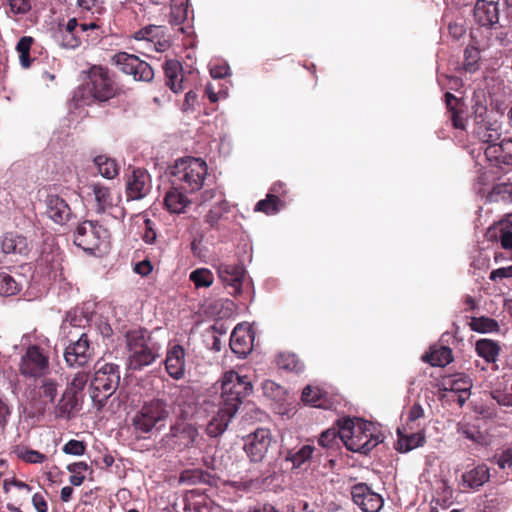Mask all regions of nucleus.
Segmentation results:
<instances>
[{
    "instance_id": "obj_40",
    "label": "nucleus",
    "mask_w": 512,
    "mask_h": 512,
    "mask_svg": "<svg viewBox=\"0 0 512 512\" xmlns=\"http://www.w3.org/2000/svg\"><path fill=\"white\" fill-rule=\"evenodd\" d=\"M16 457L29 464H41L47 460V456L27 446H16L14 449Z\"/></svg>"
},
{
    "instance_id": "obj_21",
    "label": "nucleus",
    "mask_w": 512,
    "mask_h": 512,
    "mask_svg": "<svg viewBox=\"0 0 512 512\" xmlns=\"http://www.w3.org/2000/svg\"><path fill=\"white\" fill-rule=\"evenodd\" d=\"M185 349L179 344H173L168 347L165 358V369L170 377L180 380L185 375Z\"/></svg>"
},
{
    "instance_id": "obj_44",
    "label": "nucleus",
    "mask_w": 512,
    "mask_h": 512,
    "mask_svg": "<svg viewBox=\"0 0 512 512\" xmlns=\"http://www.w3.org/2000/svg\"><path fill=\"white\" fill-rule=\"evenodd\" d=\"M280 199L273 194H267L265 199L257 202L255 211L263 212L267 215H273L280 211L281 207Z\"/></svg>"
},
{
    "instance_id": "obj_46",
    "label": "nucleus",
    "mask_w": 512,
    "mask_h": 512,
    "mask_svg": "<svg viewBox=\"0 0 512 512\" xmlns=\"http://www.w3.org/2000/svg\"><path fill=\"white\" fill-rule=\"evenodd\" d=\"M277 365L279 368L287 371L300 372L303 369L302 363L297 356L292 353H281L277 357Z\"/></svg>"
},
{
    "instance_id": "obj_41",
    "label": "nucleus",
    "mask_w": 512,
    "mask_h": 512,
    "mask_svg": "<svg viewBox=\"0 0 512 512\" xmlns=\"http://www.w3.org/2000/svg\"><path fill=\"white\" fill-rule=\"evenodd\" d=\"M490 202H512V184L499 183L493 186L487 195Z\"/></svg>"
},
{
    "instance_id": "obj_47",
    "label": "nucleus",
    "mask_w": 512,
    "mask_h": 512,
    "mask_svg": "<svg viewBox=\"0 0 512 512\" xmlns=\"http://www.w3.org/2000/svg\"><path fill=\"white\" fill-rule=\"evenodd\" d=\"M88 469H89L88 464L86 462H83V461L69 464L67 466V470L71 473V476L69 478V482L73 486H80V485H82L84 480H85L84 472H86Z\"/></svg>"
},
{
    "instance_id": "obj_23",
    "label": "nucleus",
    "mask_w": 512,
    "mask_h": 512,
    "mask_svg": "<svg viewBox=\"0 0 512 512\" xmlns=\"http://www.w3.org/2000/svg\"><path fill=\"white\" fill-rule=\"evenodd\" d=\"M474 18L480 26L492 28L499 21L497 4L494 1L477 0L474 6Z\"/></svg>"
},
{
    "instance_id": "obj_18",
    "label": "nucleus",
    "mask_w": 512,
    "mask_h": 512,
    "mask_svg": "<svg viewBox=\"0 0 512 512\" xmlns=\"http://www.w3.org/2000/svg\"><path fill=\"white\" fill-rule=\"evenodd\" d=\"M486 159L495 167L512 166V139L504 138L492 142L484 149Z\"/></svg>"
},
{
    "instance_id": "obj_35",
    "label": "nucleus",
    "mask_w": 512,
    "mask_h": 512,
    "mask_svg": "<svg viewBox=\"0 0 512 512\" xmlns=\"http://www.w3.org/2000/svg\"><path fill=\"white\" fill-rule=\"evenodd\" d=\"M475 350L478 356L483 358L486 362L493 363L499 355L500 346L494 340L480 339L475 344Z\"/></svg>"
},
{
    "instance_id": "obj_54",
    "label": "nucleus",
    "mask_w": 512,
    "mask_h": 512,
    "mask_svg": "<svg viewBox=\"0 0 512 512\" xmlns=\"http://www.w3.org/2000/svg\"><path fill=\"white\" fill-rule=\"evenodd\" d=\"M88 375L84 372H78L74 375L72 378L69 388L66 389V391H72L74 393V396L80 391L84 389L88 382Z\"/></svg>"
},
{
    "instance_id": "obj_24",
    "label": "nucleus",
    "mask_w": 512,
    "mask_h": 512,
    "mask_svg": "<svg viewBox=\"0 0 512 512\" xmlns=\"http://www.w3.org/2000/svg\"><path fill=\"white\" fill-rule=\"evenodd\" d=\"M46 212L56 224L63 225L71 217L72 212L67 202L58 195L50 194L46 198Z\"/></svg>"
},
{
    "instance_id": "obj_7",
    "label": "nucleus",
    "mask_w": 512,
    "mask_h": 512,
    "mask_svg": "<svg viewBox=\"0 0 512 512\" xmlns=\"http://www.w3.org/2000/svg\"><path fill=\"white\" fill-rule=\"evenodd\" d=\"M110 238L109 231L97 221L85 220L74 231V243L87 253H95L106 247Z\"/></svg>"
},
{
    "instance_id": "obj_5",
    "label": "nucleus",
    "mask_w": 512,
    "mask_h": 512,
    "mask_svg": "<svg viewBox=\"0 0 512 512\" xmlns=\"http://www.w3.org/2000/svg\"><path fill=\"white\" fill-rule=\"evenodd\" d=\"M252 392V383L247 376H241L236 371L224 373L221 381L220 405L232 412H237L243 398Z\"/></svg>"
},
{
    "instance_id": "obj_64",
    "label": "nucleus",
    "mask_w": 512,
    "mask_h": 512,
    "mask_svg": "<svg viewBox=\"0 0 512 512\" xmlns=\"http://www.w3.org/2000/svg\"><path fill=\"white\" fill-rule=\"evenodd\" d=\"M32 503L37 512H47L48 506L47 502L44 499L43 495L40 493H35L32 497Z\"/></svg>"
},
{
    "instance_id": "obj_22",
    "label": "nucleus",
    "mask_w": 512,
    "mask_h": 512,
    "mask_svg": "<svg viewBox=\"0 0 512 512\" xmlns=\"http://www.w3.org/2000/svg\"><path fill=\"white\" fill-rule=\"evenodd\" d=\"M253 335L249 329L237 325L231 333L230 347L238 357H246L253 349Z\"/></svg>"
},
{
    "instance_id": "obj_12",
    "label": "nucleus",
    "mask_w": 512,
    "mask_h": 512,
    "mask_svg": "<svg viewBox=\"0 0 512 512\" xmlns=\"http://www.w3.org/2000/svg\"><path fill=\"white\" fill-rule=\"evenodd\" d=\"M472 134L486 146L501 138V125L488 118L487 110L478 106L474 112Z\"/></svg>"
},
{
    "instance_id": "obj_62",
    "label": "nucleus",
    "mask_w": 512,
    "mask_h": 512,
    "mask_svg": "<svg viewBox=\"0 0 512 512\" xmlns=\"http://www.w3.org/2000/svg\"><path fill=\"white\" fill-rule=\"evenodd\" d=\"M104 0H77V5L83 10H96L100 11Z\"/></svg>"
},
{
    "instance_id": "obj_34",
    "label": "nucleus",
    "mask_w": 512,
    "mask_h": 512,
    "mask_svg": "<svg viewBox=\"0 0 512 512\" xmlns=\"http://www.w3.org/2000/svg\"><path fill=\"white\" fill-rule=\"evenodd\" d=\"M423 360L432 366L444 367L453 360L452 351L447 346L432 347Z\"/></svg>"
},
{
    "instance_id": "obj_31",
    "label": "nucleus",
    "mask_w": 512,
    "mask_h": 512,
    "mask_svg": "<svg viewBox=\"0 0 512 512\" xmlns=\"http://www.w3.org/2000/svg\"><path fill=\"white\" fill-rule=\"evenodd\" d=\"M445 102L449 114V119L455 129L465 130L467 118L465 113L457 107L458 99L450 92L445 94Z\"/></svg>"
},
{
    "instance_id": "obj_20",
    "label": "nucleus",
    "mask_w": 512,
    "mask_h": 512,
    "mask_svg": "<svg viewBox=\"0 0 512 512\" xmlns=\"http://www.w3.org/2000/svg\"><path fill=\"white\" fill-rule=\"evenodd\" d=\"M218 277L222 283L229 288L231 295H239L242 292V284L245 269L240 264L221 263L218 268Z\"/></svg>"
},
{
    "instance_id": "obj_36",
    "label": "nucleus",
    "mask_w": 512,
    "mask_h": 512,
    "mask_svg": "<svg viewBox=\"0 0 512 512\" xmlns=\"http://www.w3.org/2000/svg\"><path fill=\"white\" fill-rule=\"evenodd\" d=\"M179 482L187 485H195L198 483L212 485L214 478L209 473L200 469H187L180 474Z\"/></svg>"
},
{
    "instance_id": "obj_30",
    "label": "nucleus",
    "mask_w": 512,
    "mask_h": 512,
    "mask_svg": "<svg viewBox=\"0 0 512 512\" xmlns=\"http://www.w3.org/2000/svg\"><path fill=\"white\" fill-rule=\"evenodd\" d=\"M1 248L5 254H26L28 242L21 234L9 232L3 236Z\"/></svg>"
},
{
    "instance_id": "obj_58",
    "label": "nucleus",
    "mask_w": 512,
    "mask_h": 512,
    "mask_svg": "<svg viewBox=\"0 0 512 512\" xmlns=\"http://www.w3.org/2000/svg\"><path fill=\"white\" fill-rule=\"evenodd\" d=\"M142 238L147 244H153L156 241L157 233L155 230V224L149 218H145L144 220V233Z\"/></svg>"
},
{
    "instance_id": "obj_9",
    "label": "nucleus",
    "mask_w": 512,
    "mask_h": 512,
    "mask_svg": "<svg viewBox=\"0 0 512 512\" xmlns=\"http://www.w3.org/2000/svg\"><path fill=\"white\" fill-rule=\"evenodd\" d=\"M50 356L38 346H28L19 362V372L26 378L46 377L50 373Z\"/></svg>"
},
{
    "instance_id": "obj_50",
    "label": "nucleus",
    "mask_w": 512,
    "mask_h": 512,
    "mask_svg": "<svg viewBox=\"0 0 512 512\" xmlns=\"http://www.w3.org/2000/svg\"><path fill=\"white\" fill-rule=\"evenodd\" d=\"M424 410L419 403H414L409 410V414L407 417V426L409 430L419 429L421 424L419 420L423 418Z\"/></svg>"
},
{
    "instance_id": "obj_57",
    "label": "nucleus",
    "mask_w": 512,
    "mask_h": 512,
    "mask_svg": "<svg viewBox=\"0 0 512 512\" xmlns=\"http://www.w3.org/2000/svg\"><path fill=\"white\" fill-rule=\"evenodd\" d=\"M512 278V265L500 267L490 272L489 279L493 282H502Z\"/></svg>"
},
{
    "instance_id": "obj_11",
    "label": "nucleus",
    "mask_w": 512,
    "mask_h": 512,
    "mask_svg": "<svg viewBox=\"0 0 512 512\" xmlns=\"http://www.w3.org/2000/svg\"><path fill=\"white\" fill-rule=\"evenodd\" d=\"M91 96L104 102L116 94L114 81L109 76L107 69L101 66H93L89 71V82L86 85Z\"/></svg>"
},
{
    "instance_id": "obj_29",
    "label": "nucleus",
    "mask_w": 512,
    "mask_h": 512,
    "mask_svg": "<svg viewBox=\"0 0 512 512\" xmlns=\"http://www.w3.org/2000/svg\"><path fill=\"white\" fill-rule=\"evenodd\" d=\"M164 73L166 77V85L174 92L178 93L183 90L182 82V66L177 60H167L164 63Z\"/></svg>"
},
{
    "instance_id": "obj_33",
    "label": "nucleus",
    "mask_w": 512,
    "mask_h": 512,
    "mask_svg": "<svg viewBox=\"0 0 512 512\" xmlns=\"http://www.w3.org/2000/svg\"><path fill=\"white\" fill-rule=\"evenodd\" d=\"M77 406V399L72 391H65L54 408L56 418L70 419Z\"/></svg>"
},
{
    "instance_id": "obj_14",
    "label": "nucleus",
    "mask_w": 512,
    "mask_h": 512,
    "mask_svg": "<svg viewBox=\"0 0 512 512\" xmlns=\"http://www.w3.org/2000/svg\"><path fill=\"white\" fill-rule=\"evenodd\" d=\"M271 433L266 428H258L250 433L244 444V450L252 462H261L271 445Z\"/></svg>"
},
{
    "instance_id": "obj_59",
    "label": "nucleus",
    "mask_w": 512,
    "mask_h": 512,
    "mask_svg": "<svg viewBox=\"0 0 512 512\" xmlns=\"http://www.w3.org/2000/svg\"><path fill=\"white\" fill-rule=\"evenodd\" d=\"M230 67L227 63H215L210 66V75L214 79H222L229 74Z\"/></svg>"
},
{
    "instance_id": "obj_13",
    "label": "nucleus",
    "mask_w": 512,
    "mask_h": 512,
    "mask_svg": "<svg viewBox=\"0 0 512 512\" xmlns=\"http://www.w3.org/2000/svg\"><path fill=\"white\" fill-rule=\"evenodd\" d=\"M95 28H97V25L94 22L79 24L76 18H70L66 24L59 25L56 37L61 47L76 49L81 44L82 34Z\"/></svg>"
},
{
    "instance_id": "obj_63",
    "label": "nucleus",
    "mask_w": 512,
    "mask_h": 512,
    "mask_svg": "<svg viewBox=\"0 0 512 512\" xmlns=\"http://www.w3.org/2000/svg\"><path fill=\"white\" fill-rule=\"evenodd\" d=\"M458 432L465 436L467 439H470L472 441H478L481 438V434L479 431L475 429H471L467 425H460L458 427Z\"/></svg>"
},
{
    "instance_id": "obj_6",
    "label": "nucleus",
    "mask_w": 512,
    "mask_h": 512,
    "mask_svg": "<svg viewBox=\"0 0 512 512\" xmlns=\"http://www.w3.org/2000/svg\"><path fill=\"white\" fill-rule=\"evenodd\" d=\"M169 416V410L166 401L162 399H152L145 402L140 410L135 414L132 425L136 431L149 433L160 430Z\"/></svg>"
},
{
    "instance_id": "obj_10",
    "label": "nucleus",
    "mask_w": 512,
    "mask_h": 512,
    "mask_svg": "<svg viewBox=\"0 0 512 512\" xmlns=\"http://www.w3.org/2000/svg\"><path fill=\"white\" fill-rule=\"evenodd\" d=\"M111 62L121 72L131 75L136 81L149 82L154 77L151 65L134 54L118 52L112 56Z\"/></svg>"
},
{
    "instance_id": "obj_56",
    "label": "nucleus",
    "mask_w": 512,
    "mask_h": 512,
    "mask_svg": "<svg viewBox=\"0 0 512 512\" xmlns=\"http://www.w3.org/2000/svg\"><path fill=\"white\" fill-rule=\"evenodd\" d=\"M338 438L339 430L337 431L335 429H328L322 432L318 442L322 447L330 448L333 447L334 444H336Z\"/></svg>"
},
{
    "instance_id": "obj_49",
    "label": "nucleus",
    "mask_w": 512,
    "mask_h": 512,
    "mask_svg": "<svg viewBox=\"0 0 512 512\" xmlns=\"http://www.w3.org/2000/svg\"><path fill=\"white\" fill-rule=\"evenodd\" d=\"M480 51L474 46H468L464 51V68L466 71L474 72L478 69Z\"/></svg>"
},
{
    "instance_id": "obj_27",
    "label": "nucleus",
    "mask_w": 512,
    "mask_h": 512,
    "mask_svg": "<svg viewBox=\"0 0 512 512\" xmlns=\"http://www.w3.org/2000/svg\"><path fill=\"white\" fill-rule=\"evenodd\" d=\"M315 447L309 444L288 449L284 455V461L291 464L292 469H302L310 461Z\"/></svg>"
},
{
    "instance_id": "obj_42",
    "label": "nucleus",
    "mask_w": 512,
    "mask_h": 512,
    "mask_svg": "<svg viewBox=\"0 0 512 512\" xmlns=\"http://www.w3.org/2000/svg\"><path fill=\"white\" fill-rule=\"evenodd\" d=\"M189 279L196 288H208L214 282L213 273L207 268L193 270L189 275Z\"/></svg>"
},
{
    "instance_id": "obj_2",
    "label": "nucleus",
    "mask_w": 512,
    "mask_h": 512,
    "mask_svg": "<svg viewBox=\"0 0 512 512\" xmlns=\"http://www.w3.org/2000/svg\"><path fill=\"white\" fill-rule=\"evenodd\" d=\"M129 368L140 370L151 365L157 357L161 346L152 340L151 335L144 329H133L126 333Z\"/></svg>"
},
{
    "instance_id": "obj_28",
    "label": "nucleus",
    "mask_w": 512,
    "mask_h": 512,
    "mask_svg": "<svg viewBox=\"0 0 512 512\" xmlns=\"http://www.w3.org/2000/svg\"><path fill=\"white\" fill-rule=\"evenodd\" d=\"M164 204L171 213H184L186 208L191 204V200L183 193V190L177 186L173 187L166 193Z\"/></svg>"
},
{
    "instance_id": "obj_53",
    "label": "nucleus",
    "mask_w": 512,
    "mask_h": 512,
    "mask_svg": "<svg viewBox=\"0 0 512 512\" xmlns=\"http://www.w3.org/2000/svg\"><path fill=\"white\" fill-rule=\"evenodd\" d=\"M493 399L501 406L512 407V384L504 390H495L492 393Z\"/></svg>"
},
{
    "instance_id": "obj_55",
    "label": "nucleus",
    "mask_w": 512,
    "mask_h": 512,
    "mask_svg": "<svg viewBox=\"0 0 512 512\" xmlns=\"http://www.w3.org/2000/svg\"><path fill=\"white\" fill-rule=\"evenodd\" d=\"M62 451L68 455L81 456L86 451V445L82 441L72 439L63 446Z\"/></svg>"
},
{
    "instance_id": "obj_17",
    "label": "nucleus",
    "mask_w": 512,
    "mask_h": 512,
    "mask_svg": "<svg viewBox=\"0 0 512 512\" xmlns=\"http://www.w3.org/2000/svg\"><path fill=\"white\" fill-rule=\"evenodd\" d=\"M152 188L150 174L144 169H134L126 180L127 200H141L146 197Z\"/></svg>"
},
{
    "instance_id": "obj_52",
    "label": "nucleus",
    "mask_w": 512,
    "mask_h": 512,
    "mask_svg": "<svg viewBox=\"0 0 512 512\" xmlns=\"http://www.w3.org/2000/svg\"><path fill=\"white\" fill-rule=\"evenodd\" d=\"M6 3L13 15H24L31 9L30 0H6Z\"/></svg>"
},
{
    "instance_id": "obj_43",
    "label": "nucleus",
    "mask_w": 512,
    "mask_h": 512,
    "mask_svg": "<svg viewBox=\"0 0 512 512\" xmlns=\"http://www.w3.org/2000/svg\"><path fill=\"white\" fill-rule=\"evenodd\" d=\"M22 288L21 283L14 279L10 274L0 271V295L12 296L17 294Z\"/></svg>"
},
{
    "instance_id": "obj_45",
    "label": "nucleus",
    "mask_w": 512,
    "mask_h": 512,
    "mask_svg": "<svg viewBox=\"0 0 512 512\" xmlns=\"http://www.w3.org/2000/svg\"><path fill=\"white\" fill-rule=\"evenodd\" d=\"M470 327L473 331L479 333H490L497 331L499 325L496 320L489 317H473L470 322Z\"/></svg>"
},
{
    "instance_id": "obj_39",
    "label": "nucleus",
    "mask_w": 512,
    "mask_h": 512,
    "mask_svg": "<svg viewBox=\"0 0 512 512\" xmlns=\"http://www.w3.org/2000/svg\"><path fill=\"white\" fill-rule=\"evenodd\" d=\"M170 2L169 22L172 26H179L187 19L188 0H170Z\"/></svg>"
},
{
    "instance_id": "obj_3",
    "label": "nucleus",
    "mask_w": 512,
    "mask_h": 512,
    "mask_svg": "<svg viewBox=\"0 0 512 512\" xmlns=\"http://www.w3.org/2000/svg\"><path fill=\"white\" fill-rule=\"evenodd\" d=\"M207 173V164L201 158H181L171 169L172 184L186 193H194L203 187Z\"/></svg>"
},
{
    "instance_id": "obj_8",
    "label": "nucleus",
    "mask_w": 512,
    "mask_h": 512,
    "mask_svg": "<svg viewBox=\"0 0 512 512\" xmlns=\"http://www.w3.org/2000/svg\"><path fill=\"white\" fill-rule=\"evenodd\" d=\"M87 189V197L93 202V208L98 214L110 212L115 219L125 217V209L119 206L121 195H114L109 187L101 183H91Z\"/></svg>"
},
{
    "instance_id": "obj_37",
    "label": "nucleus",
    "mask_w": 512,
    "mask_h": 512,
    "mask_svg": "<svg viewBox=\"0 0 512 512\" xmlns=\"http://www.w3.org/2000/svg\"><path fill=\"white\" fill-rule=\"evenodd\" d=\"M94 164L99 174L107 179L115 178L119 173V167L115 159L106 155H99L94 158Z\"/></svg>"
},
{
    "instance_id": "obj_26",
    "label": "nucleus",
    "mask_w": 512,
    "mask_h": 512,
    "mask_svg": "<svg viewBox=\"0 0 512 512\" xmlns=\"http://www.w3.org/2000/svg\"><path fill=\"white\" fill-rule=\"evenodd\" d=\"M237 412L230 411L227 407L220 405L217 413L211 418L206 427V432L211 437H218L222 435L231 419Z\"/></svg>"
},
{
    "instance_id": "obj_19",
    "label": "nucleus",
    "mask_w": 512,
    "mask_h": 512,
    "mask_svg": "<svg viewBox=\"0 0 512 512\" xmlns=\"http://www.w3.org/2000/svg\"><path fill=\"white\" fill-rule=\"evenodd\" d=\"M58 394V383L51 378H45L32 398L31 407L33 415L42 416L48 404H52Z\"/></svg>"
},
{
    "instance_id": "obj_25",
    "label": "nucleus",
    "mask_w": 512,
    "mask_h": 512,
    "mask_svg": "<svg viewBox=\"0 0 512 512\" xmlns=\"http://www.w3.org/2000/svg\"><path fill=\"white\" fill-rule=\"evenodd\" d=\"M490 479L489 468L485 464L478 465L462 474L460 486L463 489L478 490Z\"/></svg>"
},
{
    "instance_id": "obj_16",
    "label": "nucleus",
    "mask_w": 512,
    "mask_h": 512,
    "mask_svg": "<svg viewBox=\"0 0 512 512\" xmlns=\"http://www.w3.org/2000/svg\"><path fill=\"white\" fill-rule=\"evenodd\" d=\"M355 505L363 512H379L384 501L380 494L374 492L366 483H358L351 488Z\"/></svg>"
},
{
    "instance_id": "obj_60",
    "label": "nucleus",
    "mask_w": 512,
    "mask_h": 512,
    "mask_svg": "<svg viewBox=\"0 0 512 512\" xmlns=\"http://www.w3.org/2000/svg\"><path fill=\"white\" fill-rule=\"evenodd\" d=\"M496 463L501 469L512 467V447L504 449L496 459Z\"/></svg>"
},
{
    "instance_id": "obj_38",
    "label": "nucleus",
    "mask_w": 512,
    "mask_h": 512,
    "mask_svg": "<svg viewBox=\"0 0 512 512\" xmlns=\"http://www.w3.org/2000/svg\"><path fill=\"white\" fill-rule=\"evenodd\" d=\"M171 432L173 436L183 440L186 446L193 445L199 436L198 429L193 424L189 423H181L173 426Z\"/></svg>"
},
{
    "instance_id": "obj_1",
    "label": "nucleus",
    "mask_w": 512,
    "mask_h": 512,
    "mask_svg": "<svg viewBox=\"0 0 512 512\" xmlns=\"http://www.w3.org/2000/svg\"><path fill=\"white\" fill-rule=\"evenodd\" d=\"M339 439L348 450L361 454H368L382 442L381 435L374 432L373 424L359 418L339 422Z\"/></svg>"
},
{
    "instance_id": "obj_61",
    "label": "nucleus",
    "mask_w": 512,
    "mask_h": 512,
    "mask_svg": "<svg viewBox=\"0 0 512 512\" xmlns=\"http://www.w3.org/2000/svg\"><path fill=\"white\" fill-rule=\"evenodd\" d=\"M448 30L454 39H460L466 32L463 21L449 22Z\"/></svg>"
},
{
    "instance_id": "obj_4",
    "label": "nucleus",
    "mask_w": 512,
    "mask_h": 512,
    "mask_svg": "<svg viewBox=\"0 0 512 512\" xmlns=\"http://www.w3.org/2000/svg\"><path fill=\"white\" fill-rule=\"evenodd\" d=\"M119 383V365L104 361H97L94 366V375L90 382L92 401L95 404L102 406L117 390Z\"/></svg>"
},
{
    "instance_id": "obj_51",
    "label": "nucleus",
    "mask_w": 512,
    "mask_h": 512,
    "mask_svg": "<svg viewBox=\"0 0 512 512\" xmlns=\"http://www.w3.org/2000/svg\"><path fill=\"white\" fill-rule=\"evenodd\" d=\"M321 396V389L311 385H307L302 391V401L315 407L321 406L319 403Z\"/></svg>"
},
{
    "instance_id": "obj_32",
    "label": "nucleus",
    "mask_w": 512,
    "mask_h": 512,
    "mask_svg": "<svg viewBox=\"0 0 512 512\" xmlns=\"http://www.w3.org/2000/svg\"><path fill=\"white\" fill-rule=\"evenodd\" d=\"M398 441L397 450L400 452H408L417 447H420L425 442V436L422 431L411 432L409 434H403L400 429L397 430Z\"/></svg>"
},
{
    "instance_id": "obj_48",
    "label": "nucleus",
    "mask_w": 512,
    "mask_h": 512,
    "mask_svg": "<svg viewBox=\"0 0 512 512\" xmlns=\"http://www.w3.org/2000/svg\"><path fill=\"white\" fill-rule=\"evenodd\" d=\"M165 28L163 26L149 25L136 33V39L155 42L159 37H164Z\"/></svg>"
},
{
    "instance_id": "obj_15",
    "label": "nucleus",
    "mask_w": 512,
    "mask_h": 512,
    "mask_svg": "<svg viewBox=\"0 0 512 512\" xmlns=\"http://www.w3.org/2000/svg\"><path fill=\"white\" fill-rule=\"evenodd\" d=\"M93 353L88 335L82 333L77 341L66 347L64 358L70 367H82L92 359Z\"/></svg>"
}]
</instances>
